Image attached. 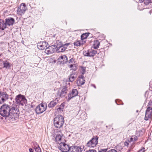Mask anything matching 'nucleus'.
Returning a JSON list of instances; mask_svg holds the SVG:
<instances>
[{
	"label": "nucleus",
	"instance_id": "obj_1",
	"mask_svg": "<svg viewBox=\"0 0 152 152\" xmlns=\"http://www.w3.org/2000/svg\"><path fill=\"white\" fill-rule=\"evenodd\" d=\"M10 115L9 119L11 121L16 120L19 117V110L17 106L15 104L10 106Z\"/></svg>",
	"mask_w": 152,
	"mask_h": 152
},
{
	"label": "nucleus",
	"instance_id": "obj_2",
	"mask_svg": "<svg viewBox=\"0 0 152 152\" xmlns=\"http://www.w3.org/2000/svg\"><path fill=\"white\" fill-rule=\"evenodd\" d=\"M10 106L6 104H3L0 108V115L3 117L9 118Z\"/></svg>",
	"mask_w": 152,
	"mask_h": 152
},
{
	"label": "nucleus",
	"instance_id": "obj_3",
	"mask_svg": "<svg viewBox=\"0 0 152 152\" xmlns=\"http://www.w3.org/2000/svg\"><path fill=\"white\" fill-rule=\"evenodd\" d=\"M64 123V120L61 115H58L54 119L53 124L54 126L57 128L62 127Z\"/></svg>",
	"mask_w": 152,
	"mask_h": 152
},
{
	"label": "nucleus",
	"instance_id": "obj_4",
	"mask_svg": "<svg viewBox=\"0 0 152 152\" xmlns=\"http://www.w3.org/2000/svg\"><path fill=\"white\" fill-rule=\"evenodd\" d=\"M15 100L17 103L19 105L23 106L27 103L26 99L23 95L21 94H19L16 96Z\"/></svg>",
	"mask_w": 152,
	"mask_h": 152
},
{
	"label": "nucleus",
	"instance_id": "obj_5",
	"mask_svg": "<svg viewBox=\"0 0 152 152\" xmlns=\"http://www.w3.org/2000/svg\"><path fill=\"white\" fill-rule=\"evenodd\" d=\"M98 137L95 136L88 141L86 144V146L90 148H94L98 144Z\"/></svg>",
	"mask_w": 152,
	"mask_h": 152
},
{
	"label": "nucleus",
	"instance_id": "obj_6",
	"mask_svg": "<svg viewBox=\"0 0 152 152\" xmlns=\"http://www.w3.org/2000/svg\"><path fill=\"white\" fill-rule=\"evenodd\" d=\"M47 104H45L41 103L37 106L35 110L36 113L39 114L42 113L46 109Z\"/></svg>",
	"mask_w": 152,
	"mask_h": 152
},
{
	"label": "nucleus",
	"instance_id": "obj_7",
	"mask_svg": "<svg viewBox=\"0 0 152 152\" xmlns=\"http://www.w3.org/2000/svg\"><path fill=\"white\" fill-rule=\"evenodd\" d=\"M70 147L64 142L61 143L59 144L58 148L62 152H68L69 150Z\"/></svg>",
	"mask_w": 152,
	"mask_h": 152
},
{
	"label": "nucleus",
	"instance_id": "obj_8",
	"mask_svg": "<svg viewBox=\"0 0 152 152\" xmlns=\"http://www.w3.org/2000/svg\"><path fill=\"white\" fill-rule=\"evenodd\" d=\"M75 59L73 58H71L69 61L68 64V66L71 69L75 71L77 69Z\"/></svg>",
	"mask_w": 152,
	"mask_h": 152
},
{
	"label": "nucleus",
	"instance_id": "obj_9",
	"mask_svg": "<svg viewBox=\"0 0 152 152\" xmlns=\"http://www.w3.org/2000/svg\"><path fill=\"white\" fill-rule=\"evenodd\" d=\"M26 9V4L24 3H22L18 9L17 13L20 15H22L25 13Z\"/></svg>",
	"mask_w": 152,
	"mask_h": 152
},
{
	"label": "nucleus",
	"instance_id": "obj_10",
	"mask_svg": "<svg viewBox=\"0 0 152 152\" xmlns=\"http://www.w3.org/2000/svg\"><path fill=\"white\" fill-rule=\"evenodd\" d=\"M57 50L56 45H53L46 48L45 50V52L48 54H52L55 52L57 51Z\"/></svg>",
	"mask_w": 152,
	"mask_h": 152
},
{
	"label": "nucleus",
	"instance_id": "obj_11",
	"mask_svg": "<svg viewBox=\"0 0 152 152\" xmlns=\"http://www.w3.org/2000/svg\"><path fill=\"white\" fill-rule=\"evenodd\" d=\"M55 141L59 143V144L63 142H64L65 140L63 138V134L60 132L56 135L55 137Z\"/></svg>",
	"mask_w": 152,
	"mask_h": 152
},
{
	"label": "nucleus",
	"instance_id": "obj_12",
	"mask_svg": "<svg viewBox=\"0 0 152 152\" xmlns=\"http://www.w3.org/2000/svg\"><path fill=\"white\" fill-rule=\"evenodd\" d=\"M152 116V108L148 107L146 111L144 119L147 121L151 119Z\"/></svg>",
	"mask_w": 152,
	"mask_h": 152
},
{
	"label": "nucleus",
	"instance_id": "obj_13",
	"mask_svg": "<svg viewBox=\"0 0 152 152\" xmlns=\"http://www.w3.org/2000/svg\"><path fill=\"white\" fill-rule=\"evenodd\" d=\"M97 53V51L96 50L91 49L86 51H84L83 54L85 56L91 57L94 56Z\"/></svg>",
	"mask_w": 152,
	"mask_h": 152
},
{
	"label": "nucleus",
	"instance_id": "obj_14",
	"mask_svg": "<svg viewBox=\"0 0 152 152\" xmlns=\"http://www.w3.org/2000/svg\"><path fill=\"white\" fill-rule=\"evenodd\" d=\"M67 91V87L66 86H63L61 91H58L57 93V95L60 97H64L66 94Z\"/></svg>",
	"mask_w": 152,
	"mask_h": 152
},
{
	"label": "nucleus",
	"instance_id": "obj_15",
	"mask_svg": "<svg viewBox=\"0 0 152 152\" xmlns=\"http://www.w3.org/2000/svg\"><path fill=\"white\" fill-rule=\"evenodd\" d=\"M69 45V43H66L59 46L58 45V46H57V52H61L64 51L67 49V47Z\"/></svg>",
	"mask_w": 152,
	"mask_h": 152
},
{
	"label": "nucleus",
	"instance_id": "obj_16",
	"mask_svg": "<svg viewBox=\"0 0 152 152\" xmlns=\"http://www.w3.org/2000/svg\"><path fill=\"white\" fill-rule=\"evenodd\" d=\"M83 148L79 146H72L70 147L68 152H81Z\"/></svg>",
	"mask_w": 152,
	"mask_h": 152
},
{
	"label": "nucleus",
	"instance_id": "obj_17",
	"mask_svg": "<svg viewBox=\"0 0 152 152\" xmlns=\"http://www.w3.org/2000/svg\"><path fill=\"white\" fill-rule=\"evenodd\" d=\"M48 43L45 41L40 42L37 44V47L39 49L42 50L45 49V47H47Z\"/></svg>",
	"mask_w": 152,
	"mask_h": 152
},
{
	"label": "nucleus",
	"instance_id": "obj_18",
	"mask_svg": "<svg viewBox=\"0 0 152 152\" xmlns=\"http://www.w3.org/2000/svg\"><path fill=\"white\" fill-rule=\"evenodd\" d=\"M78 94V91L76 89H73L68 94V100L69 101L72 98L76 96Z\"/></svg>",
	"mask_w": 152,
	"mask_h": 152
},
{
	"label": "nucleus",
	"instance_id": "obj_19",
	"mask_svg": "<svg viewBox=\"0 0 152 152\" xmlns=\"http://www.w3.org/2000/svg\"><path fill=\"white\" fill-rule=\"evenodd\" d=\"M85 82L84 76L83 75L79 76L77 81V84L78 86H81L83 85Z\"/></svg>",
	"mask_w": 152,
	"mask_h": 152
},
{
	"label": "nucleus",
	"instance_id": "obj_20",
	"mask_svg": "<svg viewBox=\"0 0 152 152\" xmlns=\"http://www.w3.org/2000/svg\"><path fill=\"white\" fill-rule=\"evenodd\" d=\"M5 20V22L4 23V24L6 26V27H7V25L9 26L13 25L15 21V19L11 17L6 19Z\"/></svg>",
	"mask_w": 152,
	"mask_h": 152
},
{
	"label": "nucleus",
	"instance_id": "obj_21",
	"mask_svg": "<svg viewBox=\"0 0 152 152\" xmlns=\"http://www.w3.org/2000/svg\"><path fill=\"white\" fill-rule=\"evenodd\" d=\"M58 100L57 98H56L54 100L50 102L48 104L49 108H51L54 107L58 103Z\"/></svg>",
	"mask_w": 152,
	"mask_h": 152
},
{
	"label": "nucleus",
	"instance_id": "obj_22",
	"mask_svg": "<svg viewBox=\"0 0 152 152\" xmlns=\"http://www.w3.org/2000/svg\"><path fill=\"white\" fill-rule=\"evenodd\" d=\"M58 59L60 62L64 64L67 61V58L66 55H63L60 56Z\"/></svg>",
	"mask_w": 152,
	"mask_h": 152
},
{
	"label": "nucleus",
	"instance_id": "obj_23",
	"mask_svg": "<svg viewBox=\"0 0 152 152\" xmlns=\"http://www.w3.org/2000/svg\"><path fill=\"white\" fill-rule=\"evenodd\" d=\"M89 34L90 33L88 32L86 33L82 34L81 36V40L82 41H84L85 43L86 41V39L89 36Z\"/></svg>",
	"mask_w": 152,
	"mask_h": 152
},
{
	"label": "nucleus",
	"instance_id": "obj_24",
	"mask_svg": "<svg viewBox=\"0 0 152 152\" xmlns=\"http://www.w3.org/2000/svg\"><path fill=\"white\" fill-rule=\"evenodd\" d=\"M64 105L65 104L63 103L60 106L56 107L57 111L58 113H61L63 112Z\"/></svg>",
	"mask_w": 152,
	"mask_h": 152
},
{
	"label": "nucleus",
	"instance_id": "obj_25",
	"mask_svg": "<svg viewBox=\"0 0 152 152\" xmlns=\"http://www.w3.org/2000/svg\"><path fill=\"white\" fill-rule=\"evenodd\" d=\"M0 93L4 100V102L8 99L9 95L6 92L0 91Z\"/></svg>",
	"mask_w": 152,
	"mask_h": 152
},
{
	"label": "nucleus",
	"instance_id": "obj_26",
	"mask_svg": "<svg viewBox=\"0 0 152 152\" xmlns=\"http://www.w3.org/2000/svg\"><path fill=\"white\" fill-rule=\"evenodd\" d=\"M3 65L4 68L7 69H10L11 64L7 61H4L3 62Z\"/></svg>",
	"mask_w": 152,
	"mask_h": 152
},
{
	"label": "nucleus",
	"instance_id": "obj_27",
	"mask_svg": "<svg viewBox=\"0 0 152 152\" xmlns=\"http://www.w3.org/2000/svg\"><path fill=\"white\" fill-rule=\"evenodd\" d=\"M84 44H85V42L84 41H82L81 40H77L73 43L74 45L77 47L80 46Z\"/></svg>",
	"mask_w": 152,
	"mask_h": 152
},
{
	"label": "nucleus",
	"instance_id": "obj_28",
	"mask_svg": "<svg viewBox=\"0 0 152 152\" xmlns=\"http://www.w3.org/2000/svg\"><path fill=\"white\" fill-rule=\"evenodd\" d=\"M5 28H6V26L4 24V21L0 19V30H3Z\"/></svg>",
	"mask_w": 152,
	"mask_h": 152
},
{
	"label": "nucleus",
	"instance_id": "obj_29",
	"mask_svg": "<svg viewBox=\"0 0 152 152\" xmlns=\"http://www.w3.org/2000/svg\"><path fill=\"white\" fill-rule=\"evenodd\" d=\"M145 130L144 129L140 130L137 132L136 134L138 137L141 136L144 134Z\"/></svg>",
	"mask_w": 152,
	"mask_h": 152
},
{
	"label": "nucleus",
	"instance_id": "obj_30",
	"mask_svg": "<svg viewBox=\"0 0 152 152\" xmlns=\"http://www.w3.org/2000/svg\"><path fill=\"white\" fill-rule=\"evenodd\" d=\"M75 73H72L69 76V81L71 82H73L75 79L76 77L74 76L75 75Z\"/></svg>",
	"mask_w": 152,
	"mask_h": 152
},
{
	"label": "nucleus",
	"instance_id": "obj_31",
	"mask_svg": "<svg viewBox=\"0 0 152 152\" xmlns=\"http://www.w3.org/2000/svg\"><path fill=\"white\" fill-rule=\"evenodd\" d=\"M34 149L36 152H41V150L39 145L36 143H35Z\"/></svg>",
	"mask_w": 152,
	"mask_h": 152
},
{
	"label": "nucleus",
	"instance_id": "obj_32",
	"mask_svg": "<svg viewBox=\"0 0 152 152\" xmlns=\"http://www.w3.org/2000/svg\"><path fill=\"white\" fill-rule=\"evenodd\" d=\"M100 45V42L98 40L94 41V49H97L99 48Z\"/></svg>",
	"mask_w": 152,
	"mask_h": 152
},
{
	"label": "nucleus",
	"instance_id": "obj_33",
	"mask_svg": "<svg viewBox=\"0 0 152 152\" xmlns=\"http://www.w3.org/2000/svg\"><path fill=\"white\" fill-rule=\"evenodd\" d=\"M104 150H105V152H117V151L114 149L110 150L108 151H107V149H105Z\"/></svg>",
	"mask_w": 152,
	"mask_h": 152
},
{
	"label": "nucleus",
	"instance_id": "obj_34",
	"mask_svg": "<svg viewBox=\"0 0 152 152\" xmlns=\"http://www.w3.org/2000/svg\"><path fill=\"white\" fill-rule=\"evenodd\" d=\"M132 138H133L134 142L137 141L138 140V138L137 136L135 135H132Z\"/></svg>",
	"mask_w": 152,
	"mask_h": 152
},
{
	"label": "nucleus",
	"instance_id": "obj_35",
	"mask_svg": "<svg viewBox=\"0 0 152 152\" xmlns=\"http://www.w3.org/2000/svg\"><path fill=\"white\" fill-rule=\"evenodd\" d=\"M86 71V68L83 67L82 69L81 72L82 75H83L85 73Z\"/></svg>",
	"mask_w": 152,
	"mask_h": 152
},
{
	"label": "nucleus",
	"instance_id": "obj_36",
	"mask_svg": "<svg viewBox=\"0 0 152 152\" xmlns=\"http://www.w3.org/2000/svg\"><path fill=\"white\" fill-rule=\"evenodd\" d=\"M56 44H57V45H56V46H58V45H59V46L60 45H63L62 44L61 42L59 40H58L57 41Z\"/></svg>",
	"mask_w": 152,
	"mask_h": 152
},
{
	"label": "nucleus",
	"instance_id": "obj_37",
	"mask_svg": "<svg viewBox=\"0 0 152 152\" xmlns=\"http://www.w3.org/2000/svg\"><path fill=\"white\" fill-rule=\"evenodd\" d=\"M128 141L129 142H134L132 136H131V137L130 138L128 139Z\"/></svg>",
	"mask_w": 152,
	"mask_h": 152
},
{
	"label": "nucleus",
	"instance_id": "obj_38",
	"mask_svg": "<svg viewBox=\"0 0 152 152\" xmlns=\"http://www.w3.org/2000/svg\"><path fill=\"white\" fill-rule=\"evenodd\" d=\"M86 152H96V151L94 150H89L88 151H86Z\"/></svg>",
	"mask_w": 152,
	"mask_h": 152
},
{
	"label": "nucleus",
	"instance_id": "obj_39",
	"mask_svg": "<svg viewBox=\"0 0 152 152\" xmlns=\"http://www.w3.org/2000/svg\"><path fill=\"white\" fill-rule=\"evenodd\" d=\"M152 105V100H150V102L148 103V107H150L151 106V105Z\"/></svg>",
	"mask_w": 152,
	"mask_h": 152
},
{
	"label": "nucleus",
	"instance_id": "obj_40",
	"mask_svg": "<svg viewBox=\"0 0 152 152\" xmlns=\"http://www.w3.org/2000/svg\"><path fill=\"white\" fill-rule=\"evenodd\" d=\"M129 142L128 141H127V142L125 141L124 142V145L125 146H128L129 145Z\"/></svg>",
	"mask_w": 152,
	"mask_h": 152
},
{
	"label": "nucleus",
	"instance_id": "obj_41",
	"mask_svg": "<svg viewBox=\"0 0 152 152\" xmlns=\"http://www.w3.org/2000/svg\"><path fill=\"white\" fill-rule=\"evenodd\" d=\"M145 2L147 4H148L151 2V0H145Z\"/></svg>",
	"mask_w": 152,
	"mask_h": 152
},
{
	"label": "nucleus",
	"instance_id": "obj_42",
	"mask_svg": "<svg viewBox=\"0 0 152 152\" xmlns=\"http://www.w3.org/2000/svg\"><path fill=\"white\" fill-rule=\"evenodd\" d=\"M29 151L30 152H33L34 150L32 148H30L29 149Z\"/></svg>",
	"mask_w": 152,
	"mask_h": 152
},
{
	"label": "nucleus",
	"instance_id": "obj_43",
	"mask_svg": "<svg viewBox=\"0 0 152 152\" xmlns=\"http://www.w3.org/2000/svg\"><path fill=\"white\" fill-rule=\"evenodd\" d=\"M105 150L104 149H101V151H99V152H105Z\"/></svg>",
	"mask_w": 152,
	"mask_h": 152
},
{
	"label": "nucleus",
	"instance_id": "obj_44",
	"mask_svg": "<svg viewBox=\"0 0 152 152\" xmlns=\"http://www.w3.org/2000/svg\"><path fill=\"white\" fill-rule=\"evenodd\" d=\"M145 151L142 149H141L139 150V152H144Z\"/></svg>",
	"mask_w": 152,
	"mask_h": 152
},
{
	"label": "nucleus",
	"instance_id": "obj_45",
	"mask_svg": "<svg viewBox=\"0 0 152 152\" xmlns=\"http://www.w3.org/2000/svg\"><path fill=\"white\" fill-rule=\"evenodd\" d=\"M91 85L93 87H94L95 88H96V86H95V85L94 84H92Z\"/></svg>",
	"mask_w": 152,
	"mask_h": 152
},
{
	"label": "nucleus",
	"instance_id": "obj_46",
	"mask_svg": "<svg viewBox=\"0 0 152 152\" xmlns=\"http://www.w3.org/2000/svg\"><path fill=\"white\" fill-rule=\"evenodd\" d=\"M145 0H139V1L140 3H142Z\"/></svg>",
	"mask_w": 152,
	"mask_h": 152
},
{
	"label": "nucleus",
	"instance_id": "obj_47",
	"mask_svg": "<svg viewBox=\"0 0 152 152\" xmlns=\"http://www.w3.org/2000/svg\"><path fill=\"white\" fill-rule=\"evenodd\" d=\"M149 13L150 14H151V13H152V10H151L150 12H149Z\"/></svg>",
	"mask_w": 152,
	"mask_h": 152
},
{
	"label": "nucleus",
	"instance_id": "obj_48",
	"mask_svg": "<svg viewBox=\"0 0 152 152\" xmlns=\"http://www.w3.org/2000/svg\"><path fill=\"white\" fill-rule=\"evenodd\" d=\"M115 102H116V104H117L118 105H119V104H118L117 103V101H116V100H115Z\"/></svg>",
	"mask_w": 152,
	"mask_h": 152
},
{
	"label": "nucleus",
	"instance_id": "obj_49",
	"mask_svg": "<svg viewBox=\"0 0 152 152\" xmlns=\"http://www.w3.org/2000/svg\"><path fill=\"white\" fill-rule=\"evenodd\" d=\"M136 112H137V113L138 112V110H137L136 111Z\"/></svg>",
	"mask_w": 152,
	"mask_h": 152
}]
</instances>
